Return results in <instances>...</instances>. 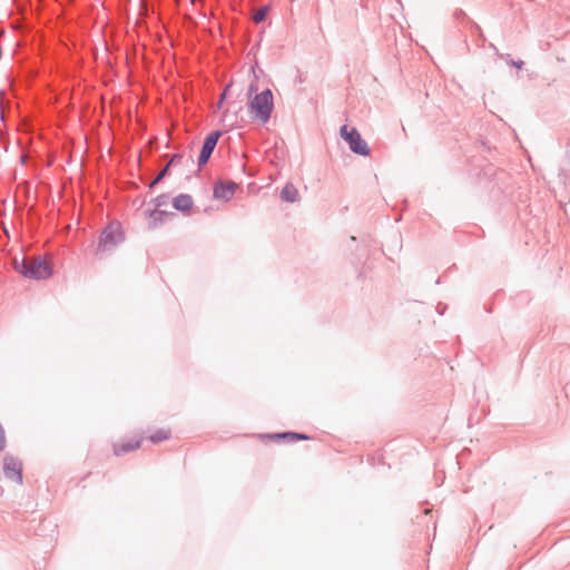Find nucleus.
<instances>
[{
  "mask_svg": "<svg viewBox=\"0 0 570 570\" xmlns=\"http://www.w3.org/2000/svg\"><path fill=\"white\" fill-rule=\"evenodd\" d=\"M170 438L171 430L167 426L158 428L147 435V440H149L153 443H161L168 441Z\"/></svg>",
  "mask_w": 570,
  "mask_h": 570,
  "instance_id": "6e6552de",
  "label": "nucleus"
},
{
  "mask_svg": "<svg viewBox=\"0 0 570 570\" xmlns=\"http://www.w3.org/2000/svg\"><path fill=\"white\" fill-rule=\"evenodd\" d=\"M228 89H229V86H227V87L225 88L224 92L222 94L218 106H220V104H222V102H223V100L225 99V97H226V94H227V90H228Z\"/></svg>",
  "mask_w": 570,
  "mask_h": 570,
  "instance_id": "a211bd4d",
  "label": "nucleus"
},
{
  "mask_svg": "<svg viewBox=\"0 0 570 570\" xmlns=\"http://www.w3.org/2000/svg\"><path fill=\"white\" fill-rule=\"evenodd\" d=\"M174 207L187 212L193 207V199L189 195H179L174 199Z\"/></svg>",
  "mask_w": 570,
  "mask_h": 570,
  "instance_id": "f8f14e48",
  "label": "nucleus"
},
{
  "mask_svg": "<svg viewBox=\"0 0 570 570\" xmlns=\"http://www.w3.org/2000/svg\"><path fill=\"white\" fill-rule=\"evenodd\" d=\"M248 111L253 119L266 124L274 109V98L269 89L257 92L255 83L248 88Z\"/></svg>",
  "mask_w": 570,
  "mask_h": 570,
  "instance_id": "f03ea898",
  "label": "nucleus"
},
{
  "mask_svg": "<svg viewBox=\"0 0 570 570\" xmlns=\"http://www.w3.org/2000/svg\"><path fill=\"white\" fill-rule=\"evenodd\" d=\"M219 137H220L219 131H213L206 137L205 142L202 148V151H200V155H199V158H198V164L200 166L205 165L208 161Z\"/></svg>",
  "mask_w": 570,
  "mask_h": 570,
  "instance_id": "39448f33",
  "label": "nucleus"
},
{
  "mask_svg": "<svg viewBox=\"0 0 570 570\" xmlns=\"http://www.w3.org/2000/svg\"><path fill=\"white\" fill-rule=\"evenodd\" d=\"M12 264L20 275L30 279H46L53 272L52 261L48 256L14 257Z\"/></svg>",
  "mask_w": 570,
  "mask_h": 570,
  "instance_id": "f257e3e1",
  "label": "nucleus"
},
{
  "mask_svg": "<svg viewBox=\"0 0 570 570\" xmlns=\"http://www.w3.org/2000/svg\"><path fill=\"white\" fill-rule=\"evenodd\" d=\"M124 239L122 232L119 225H109L99 238L97 255L100 258L106 257L114 247H116Z\"/></svg>",
  "mask_w": 570,
  "mask_h": 570,
  "instance_id": "7ed1b4c3",
  "label": "nucleus"
},
{
  "mask_svg": "<svg viewBox=\"0 0 570 570\" xmlns=\"http://www.w3.org/2000/svg\"><path fill=\"white\" fill-rule=\"evenodd\" d=\"M167 169H168V166H166V168L163 171H160V174L155 178V180L151 183V185L157 184L164 177V175L166 174Z\"/></svg>",
  "mask_w": 570,
  "mask_h": 570,
  "instance_id": "2eb2a0df",
  "label": "nucleus"
},
{
  "mask_svg": "<svg viewBox=\"0 0 570 570\" xmlns=\"http://www.w3.org/2000/svg\"><path fill=\"white\" fill-rule=\"evenodd\" d=\"M268 438L271 440H282V441H286V442H295L297 440H307L308 439V436H306L305 434L293 433V432L272 434V435H268Z\"/></svg>",
  "mask_w": 570,
  "mask_h": 570,
  "instance_id": "9d476101",
  "label": "nucleus"
},
{
  "mask_svg": "<svg viewBox=\"0 0 570 570\" xmlns=\"http://www.w3.org/2000/svg\"><path fill=\"white\" fill-rule=\"evenodd\" d=\"M2 473L6 479L22 484V465H2Z\"/></svg>",
  "mask_w": 570,
  "mask_h": 570,
  "instance_id": "0eeeda50",
  "label": "nucleus"
},
{
  "mask_svg": "<svg viewBox=\"0 0 570 570\" xmlns=\"http://www.w3.org/2000/svg\"><path fill=\"white\" fill-rule=\"evenodd\" d=\"M163 213L161 212H158V213H153V217H156V216H160Z\"/></svg>",
  "mask_w": 570,
  "mask_h": 570,
  "instance_id": "6ab92c4d",
  "label": "nucleus"
},
{
  "mask_svg": "<svg viewBox=\"0 0 570 570\" xmlns=\"http://www.w3.org/2000/svg\"><path fill=\"white\" fill-rule=\"evenodd\" d=\"M180 159H181V156H179V155H174V156L171 157V159H170V161L168 163V165H167V166L169 167V166H171V165H174V164L178 163Z\"/></svg>",
  "mask_w": 570,
  "mask_h": 570,
  "instance_id": "f3484780",
  "label": "nucleus"
},
{
  "mask_svg": "<svg viewBox=\"0 0 570 570\" xmlns=\"http://www.w3.org/2000/svg\"><path fill=\"white\" fill-rule=\"evenodd\" d=\"M237 189V185L235 183H218L214 188V196L217 199L227 202L229 200Z\"/></svg>",
  "mask_w": 570,
  "mask_h": 570,
  "instance_id": "423d86ee",
  "label": "nucleus"
},
{
  "mask_svg": "<svg viewBox=\"0 0 570 570\" xmlns=\"http://www.w3.org/2000/svg\"><path fill=\"white\" fill-rule=\"evenodd\" d=\"M144 439L141 436H135L132 440L127 442H120L115 445V451L117 453H126L134 450H137L141 446Z\"/></svg>",
  "mask_w": 570,
  "mask_h": 570,
  "instance_id": "1a4fd4ad",
  "label": "nucleus"
},
{
  "mask_svg": "<svg viewBox=\"0 0 570 570\" xmlns=\"http://www.w3.org/2000/svg\"><path fill=\"white\" fill-rule=\"evenodd\" d=\"M282 199L285 202H296L299 197L297 188L293 184H286L281 193Z\"/></svg>",
  "mask_w": 570,
  "mask_h": 570,
  "instance_id": "9b49d317",
  "label": "nucleus"
},
{
  "mask_svg": "<svg viewBox=\"0 0 570 570\" xmlns=\"http://www.w3.org/2000/svg\"><path fill=\"white\" fill-rule=\"evenodd\" d=\"M6 445H7L6 431L2 426V424L0 423V452H2L6 449Z\"/></svg>",
  "mask_w": 570,
  "mask_h": 570,
  "instance_id": "4468645a",
  "label": "nucleus"
},
{
  "mask_svg": "<svg viewBox=\"0 0 570 570\" xmlns=\"http://www.w3.org/2000/svg\"><path fill=\"white\" fill-rule=\"evenodd\" d=\"M341 137L350 145L353 153L366 156L370 153L367 144L362 139L355 128L348 129L346 125L341 127Z\"/></svg>",
  "mask_w": 570,
  "mask_h": 570,
  "instance_id": "20e7f679",
  "label": "nucleus"
},
{
  "mask_svg": "<svg viewBox=\"0 0 570 570\" xmlns=\"http://www.w3.org/2000/svg\"><path fill=\"white\" fill-rule=\"evenodd\" d=\"M167 169H168V166H166V168L163 171H160V174L155 178V180L151 183V185L157 184L164 177V175L166 174Z\"/></svg>",
  "mask_w": 570,
  "mask_h": 570,
  "instance_id": "dca6fc26",
  "label": "nucleus"
},
{
  "mask_svg": "<svg viewBox=\"0 0 570 570\" xmlns=\"http://www.w3.org/2000/svg\"><path fill=\"white\" fill-rule=\"evenodd\" d=\"M266 14H267V8L266 7L261 8L257 11H255V13L253 14V20L256 23H259V22L264 21V19L266 18Z\"/></svg>",
  "mask_w": 570,
  "mask_h": 570,
  "instance_id": "ddd939ff",
  "label": "nucleus"
}]
</instances>
